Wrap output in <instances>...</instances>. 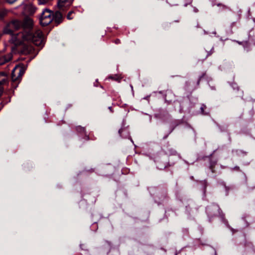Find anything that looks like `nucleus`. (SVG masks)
<instances>
[{"label":"nucleus","instance_id":"nucleus-2","mask_svg":"<svg viewBox=\"0 0 255 255\" xmlns=\"http://www.w3.org/2000/svg\"><path fill=\"white\" fill-rule=\"evenodd\" d=\"M53 20L52 12L47 9L43 10L40 18V24L43 26H46L50 24Z\"/></svg>","mask_w":255,"mask_h":255},{"label":"nucleus","instance_id":"nucleus-12","mask_svg":"<svg viewBox=\"0 0 255 255\" xmlns=\"http://www.w3.org/2000/svg\"><path fill=\"white\" fill-rule=\"evenodd\" d=\"M3 107V105L2 104V103H0V111L1 110V109Z\"/></svg>","mask_w":255,"mask_h":255},{"label":"nucleus","instance_id":"nucleus-7","mask_svg":"<svg viewBox=\"0 0 255 255\" xmlns=\"http://www.w3.org/2000/svg\"><path fill=\"white\" fill-rule=\"evenodd\" d=\"M63 19L62 14L59 11H56L53 16L54 21L57 24L61 22Z\"/></svg>","mask_w":255,"mask_h":255},{"label":"nucleus","instance_id":"nucleus-8","mask_svg":"<svg viewBox=\"0 0 255 255\" xmlns=\"http://www.w3.org/2000/svg\"><path fill=\"white\" fill-rule=\"evenodd\" d=\"M7 81V76L4 73H0V85L5 84Z\"/></svg>","mask_w":255,"mask_h":255},{"label":"nucleus","instance_id":"nucleus-3","mask_svg":"<svg viewBox=\"0 0 255 255\" xmlns=\"http://www.w3.org/2000/svg\"><path fill=\"white\" fill-rule=\"evenodd\" d=\"M25 71V67L16 66L12 71L11 78L12 81L16 83H19Z\"/></svg>","mask_w":255,"mask_h":255},{"label":"nucleus","instance_id":"nucleus-10","mask_svg":"<svg viewBox=\"0 0 255 255\" xmlns=\"http://www.w3.org/2000/svg\"><path fill=\"white\" fill-rule=\"evenodd\" d=\"M7 2L9 3H13L17 0H7Z\"/></svg>","mask_w":255,"mask_h":255},{"label":"nucleus","instance_id":"nucleus-4","mask_svg":"<svg viewBox=\"0 0 255 255\" xmlns=\"http://www.w3.org/2000/svg\"><path fill=\"white\" fill-rule=\"evenodd\" d=\"M22 27V23L18 20H14L10 22L4 28L3 32L5 34H12L14 30Z\"/></svg>","mask_w":255,"mask_h":255},{"label":"nucleus","instance_id":"nucleus-5","mask_svg":"<svg viewBox=\"0 0 255 255\" xmlns=\"http://www.w3.org/2000/svg\"><path fill=\"white\" fill-rule=\"evenodd\" d=\"M73 0H59L58 5L59 7H67L72 3Z\"/></svg>","mask_w":255,"mask_h":255},{"label":"nucleus","instance_id":"nucleus-11","mask_svg":"<svg viewBox=\"0 0 255 255\" xmlns=\"http://www.w3.org/2000/svg\"><path fill=\"white\" fill-rule=\"evenodd\" d=\"M39 1L40 4H43L46 2V1H43L41 0H39Z\"/></svg>","mask_w":255,"mask_h":255},{"label":"nucleus","instance_id":"nucleus-6","mask_svg":"<svg viewBox=\"0 0 255 255\" xmlns=\"http://www.w3.org/2000/svg\"><path fill=\"white\" fill-rule=\"evenodd\" d=\"M12 58V55L9 53L7 55L3 56L0 57V65H3L5 63L10 61Z\"/></svg>","mask_w":255,"mask_h":255},{"label":"nucleus","instance_id":"nucleus-1","mask_svg":"<svg viewBox=\"0 0 255 255\" xmlns=\"http://www.w3.org/2000/svg\"><path fill=\"white\" fill-rule=\"evenodd\" d=\"M32 25V20L28 17L26 18L22 23L24 31L22 33L18 34V36H21L24 41H30L36 46L42 47L44 44L42 33L39 30H36L34 33L32 32L30 29Z\"/></svg>","mask_w":255,"mask_h":255},{"label":"nucleus","instance_id":"nucleus-9","mask_svg":"<svg viewBox=\"0 0 255 255\" xmlns=\"http://www.w3.org/2000/svg\"><path fill=\"white\" fill-rule=\"evenodd\" d=\"M73 12L72 11H70L69 12V13L68 14L67 16V17L68 19H72V18L70 16L71 14H72Z\"/></svg>","mask_w":255,"mask_h":255}]
</instances>
